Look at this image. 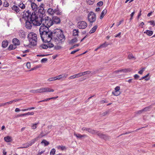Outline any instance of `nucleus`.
Returning <instances> with one entry per match:
<instances>
[{"instance_id":"obj_22","label":"nucleus","mask_w":155,"mask_h":155,"mask_svg":"<svg viewBox=\"0 0 155 155\" xmlns=\"http://www.w3.org/2000/svg\"><path fill=\"white\" fill-rule=\"evenodd\" d=\"M47 12L48 13L51 15H53L54 14V10L50 8L48 9Z\"/></svg>"},{"instance_id":"obj_21","label":"nucleus","mask_w":155,"mask_h":155,"mask_svg":"<svg viewBox=\"0 0 155 155\" xmlns=\"http://www.w3.org/2000/svg\"><path fill=\"white\" fill-rule=\"evenodd\" d=\"M12 9L16 12H18L20 11V9L18 7L15 5H13L12 7Z\"/></svg>"},{"instance_id":"obj_25","label":"nucleus","mask_w":155,"mask_h":155,"mask_svg":"<svg viewBox=\"0 0 155 155\" xmlns=\"http://www.w3.org/2000/svg\"><path fill=\"white\" fill-rule=\"evenodd\" d=\"M128 70L127 69H123L120 70H118L117 71H114V72L116 73H119V72H124L126 73L128 72Z\"/></svg>"},{"instance_id":"obj_9","label":"nucleus","mask_w":155,"mask_h":155,"mask_svg":"<svg viewBox=\"0 0 155 155\" xmlns=\"http://www.w3.org/2000/svg\"><path fill=\"white\" fill-rule=\"evenodd\" d=\"M38 93L54 92V90L49 87H43L38 89Z\"/></svg>"},{"instance_id":"obj_52","label":"nucleus","mask_w":155,"mask_h":155,"mask_svg":"<svg viewBox=\"0 0 155 155\" xmlns=\"http://www.w3.org/2000/svg\"><path fill=\"white\" fill-rule=\"evenodd\" d=\"M76 78L75 77V74H74V75H71V76H70L68 78V79L69 80H71V79H75Z\"/></svg>"},{"instance_id":"obj_13","label":"nucleus","mask_w":155,"mask_h":155,"mask_svg":"<svg viewBox=\"0 0 155 155\" xmlns=\"http://www.w3.org/2000/svg\"><path fill=\"white\" fill-rule=\"evenodd\" d=\"M120 86H117L115 87L114 90L112 92V94L114 96H118L120 93Z\"/></svg>"},{"instance_id":"obj_10","label":"nucleus","mask_w":155,"mask_h":155,"mask_svg":"<svg viewBox=\"0 0 155 155\" xmlns=\"http://www.w3.org/2000/svg\"><path fill=\"white\" fill-rule=\"evenodd\" d=\"M87 24L84 21H79L77 24V27L80 29H84L87 27Z\"/></svg>"},{"instance_id":"obj_37","label":"nucleus","mask_w":155,"mask_h":155,"mask_svg":"<svg viewBox=\"0 0 155 155\" xmlns=\"http://www.w3.org/2000/svg\"><path fill=\"white\" fill-rule=\"evenodd\" d=\"M41 49H46L48 48V45H41L40 46Z\"/></svg>"},{"instance_id":"obj_64","label":"nucleus","mask_w":155,"mask_h":155,"mask_svg":"<svg viewBox=\"0 0 155 155\" xmlns=\"http://www.w3.org/2000/svg\"><path fill=\"white\" fill-rule=\"evenodd\" d=\"M38 89L36 90H32L31 91V92L33 93H38Z\"/></svg>"},{"instance_id":"obj_2","label":"nucleus","mask_w":155,"mask_h":155,"mask_svg":"<svg viewBox=\"0 0 155 155\" xmlns=\"http://www.w3.org/2000/svg\"><path fill=\"white\" fill-rule=\"evenodd\" d=\"M22 18L25 20H30L32 22L38 17L36 16L35 12H32L31 13L28 10L24 12L22 15Z\"/></svg>"},{"instance_id":"obj_40","label":"nucleus","mask_w":155,"mask_h":155,"mask_svg":"<svg viewBox=\"0 0 155 155\" xmlns=\"http://www.w3.org/2000/svg\"><path fill=\"white\" fill-rule=\"evenodd\" d=\"M41 143H44L45 146H47L49 144V143L45 140H43L41 142Z\"/></svg>"},{"instance_id":"obj_54","label":"nucleus","mask_w":155,"mask_h":155,"mask_svg":"<svg viewBox=\"0 0 155 155\" xmlns=\"http://www.w3.org/2000/svg\"><path fill=\"white\" fill-rule=\"evenodd\" d=\"M128 58L129 59H131L134 58V56H133L132 54H130L128 55Z\"/></svg>"},{"instance_id":"obj_16","label":"nucleus","mask_w":155,"mask_h":155,"mask_svg":"<svg viewBox=\"0 0 155 155\" xmlns=\"http://www.w3.org/2000/svg\"><path fill=\"white\" fill-rule=\"evenodd\" d=\"M18 34L19 37L21 38H24L26 36V33L23 30H20L18 32Z\"/></svg>"},{"instance_id":"obj_41","label":"nucleus","mask_w":155,"mask_h":155,"mask_svg":"<svg viewBox=\"0 0 155 155\" xmlns=\"http://www.w3.org/2000/svg\"><path fill=\"white\" fill-rule=\"evenodd\" d=\"M107 46V43L106 42L103 44H101L99 46L101 48H105Z\"/></svg>"},{"instance_id":"obj_27","label":"nucleus","mask_w":155,"mask_h":155,"mask_svg":"<svg viewBox=\"0 0 155 155\" xmlns=\"http://www.w3.org/2000/svg\"><path fill=\"white\" fill-rule=\"evenodd\" d=\"M144 33H146L149 36H151L153 34V31H152L147 30L144 32Z\"/></svg>"},{"instance_id":"obj_30","label":"nucleus","mask_w":155,"mask_h":155,"mask_svg":"<svg viewBox=\"0 0 155 155\" xmlns=\"http://www.w3.org/2000/svg\"><path fill=\"white\" fill-rule=\"evenodd\" d=\"M38 140V137H36L35 138L32 139L31 141L29 142L30 145V146H31L34 144L36 141Z\"/></svg>"},{"instance_id":"obj_15","label":"nucleus","mask_w":155,"mask_h":155,"mask_svg":"<svg viewBox=\"0 0 155 155\" xmlns=\"http://www.w3.org/2000/svg\"><path fill=\"white\" fill-rule=\"evenodd\" d=\"M52 20L53 21V23H54L56 24L60 23L61 22L60 19L56 16L53 17Z\"/></svg>"},{"instance_id":"obj_47","label":"nucleus","mask_w":155,"mask_h":155,"mask_svg":"<svg viewBox=\"0 0 155 155\" xmlns=\"http://www.w3.org/2000/svg\"><path fill=\"white\" fill-rule=\"evenodd\" d=\"M145 68H142L141 69L138 71V73L140 74H143V72L144 71Z\"/></svg>"},{"instance_id":"obj_46","label":"nucleus","mask_w":155,"mask_h":155,"mask_svg":"<svg viewBox=\"0 0 155 155\" xmlns=\"http://www.w3.org/2000/svg\"><path fill=\"white\" fill-rule=\"evenodd\" d=\"M35 108V107H31L30 108H28L26 109H22L21 110V111H26L28 110H31L32 109H34Z\"/></svg>"},{"instance_id":"obj_19","label":"nucleus","mask_w":155,"mask_h":155,"mask_svg":"<svg viewBox=\"0 0 155 155\" xmlns=\"http://www.w3.org/2000/svg\"><path fill=\"white\" fill-rule=\"evenodd\" d=\"M5 141L6 142H9L12 140V137L9 136H7L4 137Z\"/></svg>"},{"instance_id":"obj_34","label":"nucleus","mask_w":155,"mask_h":155,"mask_svg":"<svg viewBox=\"0 0 155 155\" xmlns=\"http://www.w3.org/2000/svg\"><path fill=\"white\" fill-rule=\"evenodd\" d=\"M39 123H35L33 124L31 126L32 129L34 130L36 129L37 127V125L39 124Z\"/></svg>"},{"instance_id":"obj_24","label":"nucleus","mask_w":155,"mask_h":155,"mask_svg":"<svg viewBox=\"0 0 155 155\" xmlns=\"http://www.w3.org/2000/svg\"><path fill=\"white\" fill-rule=\"evenodd\" d=\"M74 135L76 136L77 138H81L82 137H86L87 136L86 135L84 134L82 135L80 134H76L75 133H74Z\"/></svg>"},{"instance_id":"obj_4","label":"nucleus","mask_w":155,"mask_h":155,"mask_svg":"<svg viewBox=\"0 0 155 155\" xmlns=\"http://www.w3.org/2000/svg\"><path fill=\"white\" fill-rule=\"evenodd\" d=\"M53 32L50 31L41 35V37L42 41L45 43L50 42L53 39Z\"/></svg>"},{"instance_id":"obj_32","label":"nucleus","mask_w":155,"mask_h":155,"mask_svg":"<svg viewBox=\"0 0 155 155\" xmlns=\"http://www.w3.org/2000/svg\"><path fill=\"white\" fill-rule=\"evenodd\" d=\"M16 48V46L15 45H11L8 48V49L9 50H11L15 49Z\"/></svg>"},{"instance_id":"obj_42","label":"nucleus","mask_w":155,"mask_h":155,"mask_svg":"<svg viewBox=\"0 0 155 155\" xmlns=\"http://www.w3.org/2000/svg\"><path fill=\"white\" fill-rule=\"evenodd\" d=\"M55 152V150L53 148L52 149L50 152V155H54Z\"/></svg>"},{"instance_id":"obj_58","label":"nucleus","mask_w":155,"mask_h":155,"mask_svg":"<svg viewBox=\"0 0 155 155\" xmlns=\"http://www.w3.org/2000/svg\"><path fill=\"white\" fill-rule=\"evenodd\" d=\"M144 22H142L139 24V27L140 28H143V25H144Z\"/></svg>"},{"instance_id":"obj_5","label":"nucleus","mask_w":155,"mask_h":155,"mask_svg":"<svg viewBox=\"0 0 155 155\" xmlns=\"http://www.w3.org/2000/svg\"><path fill=\"white\" fill-rule=\"evenodd\" d=\"M42 25H43L47 26L49 28L53 25V21L49 17L47 16L42 19Z\"/></svg>"},{"instance_id":"obj_62","label":"nucleus","mask_w":155,"mask_h":155,"mask_svg":"<svg viewBox=\"0 0 155 155\" xmlns=\"http://www.w3.org/2000/svg\"><path fill=\"white\" fill-rule=\"evenodd\" d=\"M150 23V24L151 25H153V26H154L155 25V23L154 21H151L149 22Z\"/></svg>"},{"instance_id":"obj_39","label":"nucleus","mask_w":155,"mask_h":155,"mask_svg":"<svg viewBox=\"0 0 155 155\" xmlns=\"http://www.w3.org/2000/svg\"><path fill=\"white\" fill-rule=\"evenodd\" d=\"M151 108V107L150 106L147 107L143 109V110L144 112L149 111Z\"/></svg>"},{"instance_id":"obj_38","label":"nucleus","mask_w":155,"mask_h":155,"mask_svg":"<svg viewBox=\"0 0 155 155\" xmlns=\"http://www.w3.org/2000/svg\"><path fill=\"white\" fill-rule=\"evenodd\" d=\"M94 0H86V2L88 4L92 5L94 3Z\"/></svg>"},{"instance_id":"obj_31","label":"nucleus","mask_w":155,"mask_h":155,"mask_svg":"<svg viewBox=\"0 0 155 155\" xmlns=\"http://www.w3.org/2000/svg\"><path fill=\"white\" fill-rule=\"evenodd\" d=\"M107 13V10H103L102 12H101L100 16V18L101 19H102L103 17H104V15L106 14Z\"/></svg>"},{"instance_id":"obj_60","label":"nucleus","mask_w":155,"mask_h":155,"mask_svg":"<svg viewBox=\"0 0 155 155\" xmlns=\"http://www.w3.org/2000/svg\"><path fill=\"white\" fill-rule=\"evenodd\" d=\"M141 12H142V11L141 10H140V12H139V13L138 15V16H137V19H139L140 18V17L141 16Z\"/></svg>"},{"instance_id":"obj_48","label":"nucleus","mask_w":155,"mask_h":155,"mask_svg":"<svg viewBox=\"0 0 155 155\" xmlns=\"http://www.w3.org/2000/svg\"><path fill=\"white\" fill-rule=\"evenodd\" d=\"M55 81V80L54 77L50 78H48L47 80V81L48 82L53 81Z\"/></svg>"},{"instance_id":"obj_8","label":"nucleus","mask_w":155,"mask_h":155,"mask_svg":"<svg viewBox=\"0 0 155 155\" xmlns=\"http://www.w3.org/2000/svg\"><path fill=\"white\" fill-rule=\"evenodd\" d=\"M88 20L90 23L94 22L96 20L95 14L93 12H90L88 15Z\"/></svg>"},{"instance_id":"obj_11","label":"nucleus","mask_w":155,"mask_h":155,"mask_svg":"<svg viewBox=\"0 0 155 155\" xmlns=\"http://www.w3.org/2000/svg\"><path fill=\"white\" fill-rule=\"evenodd\" d=\"M42 20L41 18H38L31 23L35 26H40L42 23Z\"/></svg>"},{"instance_id":"obj_36","label":"nucleus","mask_w":155,"mask_h":155,"mask_svg":"<svg viewBox=\"0 0 155 155\" xmlns=\"http://www.w3.org/2000/svg\"><path fill=\"white\" fill-rule=\"evenodd\" d=\"M54 12H54V14L58 15H60L61 13V12L58 9H54Z\"/></svg>"},{"instance_id":"obj_53","label":"nucleus","mask_w":155,"mask_h":155,"mask_svg":"<svg viewBox=\"0 0 155 155\" xmlns=\"http://www.w3.org/2000/svg\"><path fill=\"white\" fill-rule=\"evenodd\" d=\"M91 72L90 71H87L84 72H82L84 75H85L87 74H89Z\"/></svg>"},{"instance_id":"obj_57","label":"nucleus","mask_w":155,"mask_h":155,"mask_svg":"<svg viewBox=\"0 0 155 155\" xmlns=\"http://www.w3.org/2000/svg\"><path fill=\"white\" fill-rule=\"evenodd\" d=\"M26 66L28 69L30 68L31 67V64L30 62H28L26 64Z\"/></svg>"},{"instance_id":"obj_1","label":"nucleus","mask_w":155,"mask_h":155,"mask_svg":"<svg viewBox=\"0 0 155 155\" xmlns=\"http://www.w3.org/2000/svg\"><path fill=\"white\" fill-rule=\"evenodd\" d=\"M53 39L58 45L63 43L65 40L63 31L59 29H55L53 32Z\"/></svg>"},{"instance_id":"obj_6","label":"nucleus","mask_w":155,"mask_h":155,"mask_svg":"<svg viewBox=\"0 0 155 155\" xmlns=\"http://www.w3.org/2000/svg\"><path fill=\"white\" fill-rule=\"evenodd\" d=\"M88 132L93 134H96L101 138L104 139L106 138V136L105 135H104L101 133L99 131L92 129L90 128H88Z\"/></svg>"},{"instance_id":"obj_3","label":"nucleus","mask_w":155,"mask_h":155,"mask_svg":"<svg viewBox=\"0 0 155 155\" xmlns=\"http://www.w3.org/2000/svg\"><path fill=\"white\" fill-rule=\"evenodd\" d=\"M28 38L30 45L33 46L36 45L37 42V34L34 32L29 33L28 36Z\"/></svg>"},{"instance_id":"obj_26","label":"nucleus","mask_w":155,"mask_h":155,"mask_svg":"<svg viewBox=\"0 0 155 155\" xmlns=\"http://www.w3.org/2000/svg\"><path fill=\"white\" fill-rule=\"evenodd\" d=\"M8 45V42L7 40L4 41H2V47L3 48H6Z\"/></svg>"},{"instance_id":"obj_12","label":"nucleus","mask_w":155,"mask_h":155,"mask_svg":"<svg viewBox=\"0 0 155 155\" xmlns=\"http://www.w3.org/2000/svg\"><path fill=\"white\" fill-rule=\"evenodd\" d=\"M68 76V74H62L58 76L54 77L55 80H60L64 79L66 78Z\"/></svg>"},{"instance_id":"obj_28","label":"nucleus","mask_w":155,"mask_h":155,"mask_svg":"<svg viewBox=\"0 0 155 155\" xmlns=\"http://www.w3.org/2000/svg\"><path fill=\"white\" fill-rule=\"evenodd\" d=\"M97 28V25H95L94 26V27L90 31L89 33L90 34H92L96 30Z\"/></svg>"},{"instance_id":"obj_43","label":"nucleus","mask_w":155,"mask_h":155,"mask_svg":"<svg viewBox=\"0 0 155 155\" xmlns=\"http://www.w3.org/2000/svg\"><path fill=\"white\" fill-rule=\"evenodd\" d=\"M57 148L58 149H61L62 150H64V149H66V147L64 146H59L57 147Z\"/></svg>"},{"instance_id":"obj_17","label":"nucleus","mask_w":155,"mask_h":155,"mask_svg":"<svg viewBox=\"0 0 155 155\" xmlns=\"http://www.w3.org/2000/svg\"><path fill=\"white\" fill-rule=\"evenodd\" d=\"M31 7L34 12H37L38 6L34 3H32L31 4Z\"/></svg>"},{"instance_id":"obj_44","label":"nucleus","mask_w":155,"mask_h":155,"mask_svg":"<svg viewBox=\"0 0 155 155\" xmlns=\"http://www.w3.org/2000/svg\"><path fill=\"white\" fill-rule=\"evenodd\" d=\"M56 98L57 97H51V98H48L44 100H42L41 101H39V102H42L46 101L49 100H50L51 99H55V98Z\"/></svg>"},{"instance_id":"obj_56","label":"nucleus","mask_w":155,"mask_h":155,"mask_svg":"<svg viewBox=\"0 0 155 155\" xmlns=\"http://www.w3.org/2000/svg\"><path fill=\"white\" fill-rule=\"evenodd\" d=\"M103 4V2L102 1H100L98 2L97 4V6H101Z\"/></svg>"},{"instance_id":"obj_23","label":"nucleus","mask_w":155,"mask_h":155,"mask_svg":"<svg viewBox=\"0 0 155 155\" xmlns=\"http://www.w3.org/2000/svg\"><path fill=\"white\" fill-rule=\"evenodd\" d=\"M21 100V99H15V100H13V101H9V102H6L5 103H4V104H5V105H7V104H12L13 103H14V102H16V101H20V100Z\"/></svg>"},{"instance_id":"obj_51","label":"nucleus","mask_w":155,"mask_h":155,"mask_svg":"<svg viewBox=\"0 0 155 155\" xmlns=\"http://www.w3.org/2000/svg\"><path fill=\"white\" fill-rule=\"evenodd\" d=\"M48 61V59L46 58H43L41 60V62L42 63H45L46 62Z\"/></svg>"},{"instance_id":"obj_18","label":"nucleus","mask_w":155,"mask_h":155,"mask_svg":"<svg viewBox=\"0 0 155 155\" xmlns=\"http://www.w3.org/2000/svg\"><path fill=\"white\" fill-rule=\"evenodd\" d=\"M12 42L16 46L20 44L19 41L17 38H14L12 40Z\"/></svg>"},{"instance_id":"obj_59","label":"nucleus","mask_w":155,"mask_h":155,"mask_svg":"<svg viewBox=\"0 0 155 155\" xmlns=\"http://www.w3.org/2000/svg\"><path fill=\"white\" fill-rule=\"evenodd\" d=\"M26 113L27 115H33L34 114V113L33 112H28Z\"/></svg>"},{"instance_id":"obj_61","label":"nucleus","mask_w":155,"mask_h":155,"mask_svg":"<svg viewBox=\"0 0 155 155\" xmlns=\"http://www.w3.org/2000/svg\"><path fill=\"white\" fill-rule=\"evenodd\" d=\"M124 21V20H122L121 21H120L118 23V24H117V27H118L120 25V24L122 23Z\"/></svg>"},{"instance_id":"obj_45","label":"nucleus","mask_w":155,"mask_h":155,"mask_svg":"<svg viewBox=\"0 0 155 155\" xmlns=\"http://www.w3.org/2000/svg\"><path fill=\"white\" fill-rule=\"evenodd\" d=\"M19 6L21 8L23 9L25 8V5L23 3L20 4L19 5Z\"/></svg>"},{"instance_id":"obj_20","label":"nucleus","mask_w":155,"mask_h":155,"mask_svg":"<svg viewBox=\"0 0 155 155\" xmlns=\"http://www.w3.org/2000/svg\"><path fill=\"white\" fill-rule=\"evenodd\" d=\"M30 145V144L29 142L27 143H25L22 145V147H20L18 148V149H22L24 148H27L29 147Z\"/></svg>"},{"instance_id":"obj_63","label":"nucleus","mask_w":155,"mask_h":155,"mask_svg":"<svg viewBox=\"0 0 155 155\" xmlns=\"http://www.w3.org/2000/svg\"><path fill=\"white\" fill-rule=\"evenodd\" d=\"M79 50V49H77L76 50H74V51H71V54H74V53H76V52H77Z\"/></svg>"},{"instance_id":"obj_33","label":"nucleus","mask_w":155,"mask_h":155,"mask_svg":"<svg viewBox=\"0 0 155 155\" xmlns=\"http://www.w3.org/2000/svg\"><path fill=\"white\" fill-rule=\"evenodd\" d=\"M79 33L78 30V29H74L73 30V36H78V34Z\"/></svg>"},{"instance_id":"obj_7","label":"nucleus","mask_w":155,"mask_h":155,"mask_svg":"<svg viewBox=\"0 0 155 155\" xmlns=\"http://www.w3.org/2000/svg\"><path fill=\"white\" fill-rule=\"evenodd\" d=\"M47 26L42 25L39 28V32L40 36L44 34H47L48 32L51 31H49V28Z\"/></svg>"},{"instance_id":"obj_29","label":"nucleus","mask_w":155,"mask_h":155,"mask_svg":"<svg viewBox=\"0 0 155 155\" xmlns=\"http://www.w3.org/2000/svg\"><path fill=\"white\" fill-rule=\"evenodd\" d=\"M43 10L44 8L42 7L39 6L37 8V11L39 13L42 14L43 12Z\"/></svg>"},{"instance_id":"obj_14","label":"nucleus","mask_w":155,"mask_h":155,"mask_svg":"<svg viewBox=\"0 0 155 155\" xmlns=\"http://www.w3.org/2000/svg\"><path fill=\"white\" fill-rule=\"evenodd\" d=\"M26 21L25 22V27H26L28 29H31L32 27V25H31V22L30 21H29V20L28 19L25 20Z\"/></svg>"},{"instance_id":"obj_50","label":"nucleus","mask_w":155,"mask_h":155,"mask_svg":"<svg viewBox=\"0 0 155 155\" xmlns=\"http://www.w3.org/2000/svg\"><path fill=\"white\" fill-rule=\"evenodd\" d=\"M78 41V39L76 38H74L72 39L71 41V43H75Z\"/></svg>"},{"instance_id":"obj_35","label":"nucleus","mask_w":155,"mask_h":155,"mask_svg":"<svg viewBox=\"0 0 155 155\" xmlns=\"http://www.w3.org/2000/svg\"><path fill=\"white\" fill-rule=\"evenodd\" d=\"M149 74L148 73L147 75H146L145 76L142 77L140 79V80H143V79H145V80L146 81H148L150 79V78H146L148 77L149 75Z\"/></svg>"},{"instance_id":"obj_49","label":"nucleus","mask_w":155,"mask_h":155,"mask_svg":"<svg viewBox=\"0 0 155 155\" xmlns=\"http://www.w3.org/2000/svg\"><path fill=\"white\" fill-rule=\"evenodd\" d=\"M3 5L5 7H8L9 5V3L7 2H5L3 3Z\"/></svg>"},{"instance_id":"obj_55","label":"nucleus","mask_w":155,"mask_h":155,"mask_svg":"<svg viewBox=\"0 0 155 155\" xmlns=\"http://www.w3.org/2000/svg\"><path fill=\"white\" fill-rule=\"evenodd\" d=\"M53 46H54V45L53 44L50 43H48V48H50L53 47Z\"/></svg>"}]
</instances>
